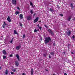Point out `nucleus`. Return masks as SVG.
<instances>
[{
	"instance_id": "nucleus-3",
	"label": "nucleus",
	"mask_w": 75,
	"mask_h": 75,
	"mask_svg": "<svg viewBox=\"0 0 75 75\" xmlns=\"http://www.w3.org/2000/svg\"><path fill=\"white\" fill-rule=\"evenodd\" d=\"M39 18L38 17H37L34 20V23H36V22H37V21H38V19H39Z\"/></svg>"
},
{
	"instance_id": "nucleus-35",
	"label": "nucleus",
	"mask_w": 75,
	"mask_h": 75,
	"mask_svg": "<svg viewBox=\"0 0 75 75\" xmlns=\"http://www.w3.org/2000/svg\"><path fill=\"white\" fill-rule=\"evenodd\" d=\"M40 25L39 24L37 25V26L38 27V28L40 27V26H39Z\"/></svg>"
},
{
	"instance_id": "nucleus-20",
	"label": "nucleus",
	"mask_w": 75,
	"mask_h": 75,
	"mask_svg": "<svg viewBox=\"0 0 75 75\" xmlns=\"http://www.w3.org/2000/svg\"><path fill=\"white\" fill-rule=\"evenodd\" d=\"M68 21H70L71 20V17H69L68 18Z\"/></svg>"
},
{
	"instance_id": "nucleus-44",
	"label": "nucleus",
	"mask_w": 75,
	"mask_h": 75,
	"mask_svg": "<svg viewBox=\"0 0 75 75\" xmlns=\"http://www.w3.org/2000/svg\"><path fill=\"white\" fill-rule=\"evenodd\" d=\"M47 71H48V70H46Z\"/></svg>"
},
{
	"instance_id": "nucleus-19",
	"label": "nucleus",
	"mask_w": 75,
	"mask_h": 75,
	"mask_svg": "<svg viewBox=\"0 0 75 75\" xmlns=\"http://www.w3.org/2000/svg\"><path fill=\"white\" fill-rule=\"evenodd\" d=\"M3 59H6V56H3Z\"/></svg>"
},
{
	"instance_id": "nucleus-41",
	"label": "nucleus",
	"mask_w": 75,
	"mask_h": 75,
	"mask_svg": "<svg viewBox=\"0 0 75 75\" xmlns=\"http://www.w3.org/2000/svg\"><path fill=\"white\" fill-rule=\"evenodd\" d=\"M49 58H51V56H49Z\"/></svg>"
},
{
	"instance_id": "nucleus-14",
	"label": "nucleus",
	"mask_w": 75,
	"mask_h": 75,
	"mask_svg": "<svg viewBox=\"0 0 75 75\" xmlns=\"http://www.w3.org/2000/svg\"><path fill=\"white\" fill-rule=\"evenodd\" d=\"M39 31V29H38L37 30L36 29H35V30H34V32L35 33H36V32H37V31Z\"/></svg>"
},
{
	"instance_id": "nucleus-25",
	"label": "nucleus",
	"mask_w": 75,
	"mask_h": 75,
	"mask_svg": "<svg viewBox=\"0 0 75 75\" xmlns=\"http://www.w3.org/2000/svg\"><path fill=\"white\" fill-rule=\"evenodd\" d=\"M30 4L31 6H32V7H33V3H32L30 2Z\"/></svg>"
},
{
	"instance_id": "nucleus-32",
	"label": "nucleus",
	"mask_w": 75,
	"mask_h": 75,
	"mask_svg": "<svg viewBox=\"0 0 75 75\" xmlns=\"http://www.w3.org/2000/svg\"><path fill=\"white\" fill-rule=\"evenodd\" d=\"M72 38H73L74 39L75 38V36L74 35H73Z\"/></svg>"
},
{
	"instance_id": "nucleus-33",
	"label": "nucleus",
	"mask_w": 75,
	"mask_h": 75,
	"mask_svg": "<svg viewBox=\"0 0 75 75\" xmlns=\"http://www.w3.org/2000/svg\"><path fill=\"white\" fill-rule=\"evenodd\" d=\"M53 45H54V46H55V45H56L55 43H53Z\"/></svg>"
},
{
	"instance_id": "nucleus-16",
	"label": "nucleus",
	"mask_w": 75,
	"mask_h": 75,
	"mask_svg": "<svg viewBox=\"0 0 75 75\" xmlns=\"http://www.w3.org/2000/svg\"><path fill=\"white\" fill-rule=\"evenodd\" d=\"M19 13H20V12L17 11L16 12V15H17V14H19Z\"/></svg>"
},
{
	"instance_id": "nucleus-36",
	"label": "nucleus",
	"mask_w": 75,
	"mask_h": 75,
	"mask_svg": "<svg viewBox=\"0 0 75 75\" xmlns=\"http://www.w3.org/2000/svg\"><path fill=\"white\" fill-rule=\"evenodd\" d=\"M11 74H14V73H13V72H11Z\"/></svg>"
},
{
	"instance_id": "nucleus-18",
	"label": "nucleus",
	"mask_w": 75,
	"mask_h": 75,
	"mask_svg": "<svg viewBox=\"0 0 75 75\" xmlns=\"http://www.w3.org/2000/svg\"><path fill=\"white\" fill-rule=\"evenodd\" d=\"M51 54L52 55H54V52H52L51 53Z\"/></svg>"
},
{
	"instance_id": "nucleus-15",
	"label": "nucleus",
	"mask_w": 75,
	"mask_h": 75,
	"mask_svg": "<svg viewBox=\"0 0 75 75\" xmlns=\"http://www.w3.org/2000/svg\"><path fill=\"white\" fill-rule=\"evenodd\" d=\"M14 34H17V35H18V33H17V32L16 31V30H15L14 31Z\"/></svg>"
},
{
	"instance_id": "nucleus-11",
	"label": "nucleus",
	"mask_w": 75,
	"mask_h": 75,
	"mask_svg": "<svg viewBox=\"0 0 75 75\" xmlns=\"http://www.w3.org/2000/svg\"><path fill=\"white\" fill-rule=\"evenodd\" d=\"M27 19L28 20H30L31 19V17L30 16H28L27 17Z\"/></svg>"
},
{
	"instance_id": "nucleus-31",
	"label": "nucleus",
	"mask_w": 75,
	"mask_h": 75,
	"mask_svg": "<svg viewBox=\"0 0 75 75\" xmlns=\"http://www.w3.org/2000/svg\"><path fill=\"white\" fill-rule=\"evenodd\" d=\"M9 56L10 57H13V54L10 55Z\"/></svg>"
},
{
	"instance_id": "nucleus-10",
	"label": "nucleus",
	"mask_w": 75,
	"mask_h": 75,
	"mask_svg": "<svg viewBox=\"0 0 75 75\" xmlns=\"http://www.w3.org/2000/svg\"><path fill=\"white\" fill-rule=\"evenodd\" d=\"M34 74V71L33 69H31V75H33Z\"/></svg>"
},
{
	"instance_id": "nucleus-2",
	"label": "nucleus",
	"mask_w": 75,
	"mask_h": 75,
	"mask_svg": "<svg viewBox=\"0 0 75 75\" xmlns=\"http://www.w3.org/2000/svg\"><path fill=\"white\" fill-rule=\"evenodd\" d=\"M17 3V1L16 0H12V3L13 4H15L16 5V3Z\"/></svg>"
},
{
	"instance_id": "nucleus-37",
	"label": "nucleus",
	"mask_w": 75,
	"mask_h": 75,
	"mask_svg": "<svg viewBox=\"0 0 75 75\" xmlns=\"http://www.w3.org/2000/svg\"><path fill=\"white\" fill-rule=\"evenodd\" d=\"M61 16H62H62H63V15L62 14H60Z\"/></svg>"
},
{
	"instance_id": "nucleus-38",
	"label": "nucleus",
	"mask_w": 75,
	"mask_h": 75,
	"mask_svg": "<svg viewBox=\"0 0 75 75\" xmlns=\"http://www.w3.org/2000/svg\"><path fill=\"white\" fill-rule=\"evenodd\" d=\"M22 75H25V73H23L22 74Z\"/></svg>"
},
{
	"instance_id": "nucleus-13",
	"label": "nucleus",
	"mask_w": 75,
	"mask_h": 75,
	"mask_svg": "<svg viewBox=\"0 0 75 75\" xmlns=\"http://www.w3.org/2000/svg\"><path fill=\"white\" fill-rule=\"evenodd\" d=\"M16 65V66H18V62L17 61L16 62H15Z\"/></svg>"
},
{
	"instance_id": "nucleus-17",
	"label": "nucleus",
	"mask_w": 75,
	"mask_h": 75,
	"mask_svg": "<svg viewBox=\"0 0 75 75\" xmlns=\"http://www.w3.org/2000/svg\"><path fill=\"white\" fill-rule=\"evenodd\" d=\"M71 8H74V6L73 5V4H71Z\"/></svg>"
},
{
	"instance_id": "nucleus-6",
	"label": "nucleus",
	"mask_w": 75,
	"mask_h": 75,
	"mask_svg": "<svg viewBox=\"0 0 75 75\" xmlns=\"http://www.w3.org/2000/svg\"><path fill=\"white\" fill-rule=\"evenodd\" d=\"M20 48H21V46H18L16 47V49L17 50H19Z\"/></svg>"
},
{
	"instance_id": "nucleus-23",
	"label": "nucleus",
	"mask_w": 75,
	"mask_h": 75,
	"mask_svg": "<svg viewBox=\"0 0 75 75\" xmlns=\"http://www.w3.org/2000/svg\"><path fill=\"white\" fill-rule=\"evenodd\" d=\"M25 35H23V38H25Z\"/></svg>"
},
{
	"instance_id": "nucleus-34",
	"label": "nucleus",
	"mask_w": 75,
	"mask_h": 75,
	"mask_svg": "<svg viewBox=\"0 0 75 75\" xmlns=\"http://www.w3.org/2000/svg\"><path fill=\"white\" fill-rule=\"evenodd\" d=\"M45 27H46V28H48V27H47V26L45 25Z\"/></svg>"
},
{
	"instance_id": "nucleus-42",
	"label": "nucleus",
	"mask_w": 75,
	"mask_h": 75,
	"mask_svg": "<svg viewBox=\"0 0 75 75\" xmlns=\"http://www.w3.org/2000/svg\"><path fill=\"white\" fill-rule=\"evenodd\" d=\"M64 75H67V73H64Z\"/></svg>"
},
{
	"instance_id": "nucleus-22",
	"label": "nucleus",
	"mask_w": 75,
	"mask_h": 75,
	"mask_svg": "<svg viewBox=\"0 0 75 75\" xmlns=\"http://www.w3.org/2000/svg\"><path fill=\"white\" fill-rule=\"evenodd\" d=\"M8 74V71L6 70V74Z\"/></svg>"
},
{
	"instance_id": "nucleus-39",
	"label": "nucleus",
	"mask_w": 75,
	"mask_h": 75,
	"mask_svg": "<svg viewBox=\"0 0 75 75\" xmlns=\"http://www.w3.org/2000/svg\"><path fill=\"white\" fill-rule=\"evenodd\" d=\"M50 11H52V9H50Z\"/></svg>"
},
{
	"instance_id": "nucleus-29",
	"label": "nucleus",
	"mask_w": 75,
	"mask_h": 75,
	"mask_svg": "<svg viewBox=\"0 0 75 75\" xmlns=\"http://www.w3.org/2000/svg\"><path fill=\"white\" fill-rule=\"evenodd\" d=\"M16 69H13L12 71H13V72H16Z\"/></svg>"
},
{
	"instance_id": "nucleus-40",
	"label": "nucleus",
	"mask_w": 75,
	"mask_h": 75,
	"mask_svg": "<svg viewBox=\"0 0 75 75\" xmlns=\"http://www.w3.org/2000/svg\"><path fill=\"white\" fill-rule=\"evenodd\" d=\"M10 42L11 43H12V42H13V40H11Z\"/></svg>"
},
{
	"instance_id": "nucleus-30",
	"label": "nucleus",
	"mask_w": 75,
	"mask_h": 75,
	"mask_svg": "<svg viewBox=\"0 0 75 75\" xmlns=\"http://www.w3.org/2000/svg\"><path fill=\"white\" fill-rule=\"evenodd\" d=\"M20 26L22 27L23 26V24L22 23H20Z\"/></svg>"
},
{
	"instance_id": "nucleus-21",
	"label": "nucleus",
	"mask_w": 75,
	"mask_h": 75,
	"mask_svg": "<svg viewBox=\"0 0 75 75\" xmlns=\"http://www.w3.org/2000/svg\"><path fill=\"white\" fill-rule=\"evenodd\" d=\"M39 28L40 30H41V29L42 28V27H41V26H40L39 27Z\"/></svg>"
},
{
	"instance_id": "nucleus-27",
	"label": "nucleus",
	"mask_w": 75,
	"mask_h": 75,
	"mask_svg": "<svg viewBox=\"0 0 75 75\" xmlns=\"http://www.w3.org/2000/svg\"><path fill=\"white\" fill-rule=\"evenodd\" d=\"M2 27H3V28H4V27H5V25L3 24V25Z\"/></svg>"
},
{
	"instance_id": "nucleus-7",
	"label": "nucleus",
	"mask_w": 75,
	"mask_h": 75,
	"mask_svg": "<svg viewBox=\"0 0 75 75\" xmlns=\"http://www.w3.org/2000/svg\"><path fill=\"white\" fill-rule=\"evenodd\" d=\"M7 19L8 21L9 22V23H10V22H11V19H10V17L8 16Z\"/></svg>"
},
{
	"instance_id": "nucleus-26",
	"label": "nucleus",
	"mask_w": 75,
	"mask_h": 75,
	"mask_svg": "<svg viewBox=\"0 0 75 75\" xmlns=\"http://www.w3.org/2000/svg\"><path fill=\"white\" fill-rule=\"evenodd\" d=\"M4 25H6V23L5 22H4Z\"/></svg>"
},
{
	"instance_id": "nucleus-4",
	"label": "nucleus",
	"mask_w": 75,
	"mask_h": 75,
	"mask_svg": "<svg viewBox=\"0 0 75 75\" xmlns=\"http://www.w3.org/2000/svg\"><path fill=\"white\" fill-rule=\"evenodd\" d=\"M48 31H49V32H50V33H51V34H52V35H54V33H53V32L51 31V30H50V29H48Z\"/></svg>"
},
{
	"instance_id": "nucleus-12",
	"label": "nucleus",
	"mask_w": 75,
	"mask_h": 75,
	"mask_svg": "<svg viewBox=\"0 0 75 75\" xmlns=\"http://www.w3.org/2000/svg\"><path fill=\"white\" fill-rule=\"evenodd\" d=\"M3 54H4V55H6V50H3Z\"/></svg>"
},
{
	"instance_id": "nucleus-24",
	"label": "nucleus",
	"mask_w": 75,
	"mask_h": 75,
	"mask_svg": "<svg viewBox=\"0 0 75 75\" xmlns=\"http://www.w3.org/2000/svg\"><path fill=\"white\" fill-rule=\"evenodd\" d=\"M30 13H31L32 14V13H33V11H32V10H31L30 11Z\"/></svg>"
},
{
	"instance_id": "nucleus-28",
	"label": "nucleus",
	"mask_w": 75,
	"mask_h": 75,
	"mask_svg": "<svg viewBox=\"0 0 75 75\" xmlns=\"http://www.w3.org/2000/svg\"><path fill=\"white\" fill-rule=\"evenodd\" d=\"M17 8L18 10H20V7H19L17 6Z\"/></svg>"
},
{
	"instance_id": "nucleus-1",
	"label": "nucleus",
	"mask_w": 75,
	"mask_h": 75,
	"mask_svg": "<svg viewBox=\"0 0 75 75\" xmlns=\"http://www.w3.org/2000/svg\"><path fill=\"white\" fill-rule=\"evenodd\" d=\"M45 42L46 44H48L49 42V41L51 40V38L50 37L46 38L45 39Z\"/></svg>"
},
{
	"instance_id": "nucleus-9",
	"label": "nucleus",
	"mask_w": 75,
	"mask_h": 75,
	"mask_svg": "<svg viewBox=\"0 0 75 75\" xmlns=\"http://www.w3.org/2000/svg\"><path fill=\"white\" fill-rule=\"evenodd\" d=\"M71 31L69 30L67 32V35H71Z\"/></svg>"
},
{
	"instance_id": "nucleus-43",
	"label": "nucleus",
	"mask_w": 75,
	"mask_h": 75,
	"mask_svg": "<svg viewBox=\"0 0 75 75\" xmlns=\"http://www.w3.org/2000/svg\"><path fill=\"white\" fill-rule=\"evenodd\" d=\"M71 54H74V53L73 52H71Z\"/></svg>"
},
{
	"instance_id": "nucleus-45",
	"label": "nucleus",
	"mask_w": 75,
	"mask_h": 75,
	"mask_svg": "<svg viewBox=\"0 0 75 75\" xmlns=\"http://www.w3.org/2000/svg\"><path fill=\"white\" fill-rule=\"evenodd\" d=\"M0 69H1V67H0Z\"/></svg>"
},
{
	"instance_id": "nucleus-8",
	"label": "nucleus",
	"mask_w": 75,
	"mask_h": 75,
	"mask_svg": "<svg viewBox=\"0 0 75 75\" xmlns=\"http://www.w3.org/2000/svg\"><path fill=\"white\" fill-rule=\"evenodd\" d=\"M16 56L17 57V58L18 59V61H20V59L19 58V55H18V54H17L16 55Z\"/></svg>"
},
{
	"instance_id": "nucleus-5",
	"label": "nucleus",
	"mask_w": 75,
	"mask_h": 75,
	"mask_svg": "<svg viewBox=\"0 0 75 75\" xmlns=\"http://www.w3.org/2000/svg\"><path fill=\"white\" fill-rule=\"evenodd\" d=\"M19 16L21 19H22V18H23V15L22 14H20L19 15Z\"/></svg>"
}]
</instances>
